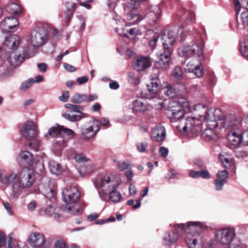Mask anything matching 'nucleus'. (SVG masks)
<instances>
[{"mask_svg":"<svg viewBox=\"0 0 248 248\" xmlns=\"http://www.w3.org/2000/svg\"><path fill=\"white\" fill-rule=\"evenodd\" d=\"M75 159L76 162L79 163L87 162L88 160V159L82 154L77 155L75 157Z\"/></svg>","mask_w":248,"mask_h":248,"instance_id":"55","label":"nucleus"},{"mask_svg":"<svg viewBox=\"0 0 248 248\" xmlns=\"http://www.w3.org/2000/svg\"><path fill=\"white\" fill-rule=\"evenodd\" d=\"M172 227L180 235L181 232H186L185 240L189 248H203L205 245L203 232L209 228L205 222L189 221L174 224Z\"/></svg>","mask_w":248,"mask_h":248,"instance_id":"1","label":"nucleus"},{"mask_svg":"<svg viewBox=\"0 0 248 248\" xmlns=\"http://www.w3.org/2000/svg\"><path fill=\"white\" fill-rule=\"evenodd\" d=\"M159 80L157 77L151 78V81L150 84L147 85L148 91L152 95H155L158 91Z\"/></svg>","mask_w":248,"mask_h":248,"instance_id":"24","label":"nucleus"},{"mask_svg":"<svg viewBox=\"0 0 248 248\" xmlns=\"http://www.w3.org/2000/svg\"><path fill=\"white\" fill-rule=\"evenodd\" d=\"M64 117L67 120H68L70 121L73 122L78 121L80 120L82 118H83V116H82L81 115H71L69 113H65L64 114Z\"/></svg>","mask_w":248,"mask_h":248,"instance_id":"44","label":"nucleus"},{"mask_svg":"<svg viewBox=\"0 0 248 248\" xmlns=\"http://www.w3.org/2000/svg\"><path fill=\"white\" fill-rule=\"evenodd\" d=\"M54 211V208L51 204L48 205L45 210V213L48 216H52Z\"/></svg>","mask_w":248,"mask_h":248,"instance_id":"64","label":"nucleus"},{"mask_svg":"<svg viewBox=\"0 0 248 248\" xmlns=\"http://www.w3.org/2000/svg\"><path fill=\"white\" fill-rule=\"evenodd\" d=\"M192 45L182 46L180 47L178 50L179 55L186 59L193 57L192 53L191 52Z\"/></svg>","mask_w":248,"mask_h":248,"instance_id":"26","label":"nucleus"},{"mask_svg":"<svg viewBox=\"0 0 248 248\" xmlns=\"http://www.w3.org/2000/svg\"><path fill=\"white\" fill-rule=\"evenodd\" d=\"M44 194L46 198L54 200L56 192L54 189L48 187L45 189Z\"/></svg>","mask_w":248,"mask_h":248,"instance_id":"42","label":"nucleus"},{"mask_svg":"<svg viewBox=\"0 0 248 248\" xmlns=\"http://www.w3.org/2000/svg\"><path fill=\"white\" fill-rule=\"evenodd\" d=\"M100 129V123L98 120H94L93 125L89 127L83 126L81 129L82 135L87 139L94 137Z\"/></svg>","mask_w":248,"mask_h":248,"instance_id":"12","label":"nucleus"},{"mask_svg":"<svg viewBox=\"0 0 248 248\" xmlns=\"http://www.w3.org/2000/svg\"><path fill=\"white\" fill-rule=\"evenodd\" d=\"M217 180H219L227 183V179L229 177L228 171H218L216 174Z\"/></svg>","mask_w":248,"mask_h":248,"instance_id":"45","label":"nucleus"},{"mask_svg":"<svg viewBox=\"0 0 248 248\" xmlns=\"http://www.w3.org/2000/svg\"><path fill=\"white\" fill-rule=\"evenodd\" d=\"M46 34L41 33L36 31H33L31 33V43L34 47H39L43 45L46 39Z\"/></svg>","mask_w":248,"mask_h":248,"instance_id":"15","label":"nucleus"},{"mask_svg":"<svg viewBox=\"0 0 248 248\" xmlns=\"http://www.w3.org/2000/svg\"><path fill=\"white\" fill-rule=\"evenodd\" d=\"M151 65L150 61L147 57H140L137 59L135 64V68L137 71H143Z\"/></svg>","mask_w":248,"mask_h":248,"instance_id":"20","label":"nucleus"},{"mask_svg":"<svg viewBox=\"0 0 248 248\" xmlns=\"http://www.w3.org/2000/svg\"><path fill=\"white\" fill-rule=\"evenodd\" d=\"M18 25L17 19L14 17H7L0 22V26L1 29L8 32L13 31V30L16 29Z\"/></svg>","mask_w":248,"mask_h":248,"instance_id":"13","label":"nucleus"},{"mask_svg":"<svg viewBox=\"0 0 248 248\" xmlns=\"http://www.w3.org/2000/svg\"><path fill=\"white\" fill-rule=\"evenodd\" d=\"M120 176L116 173L106 174L97 179L94 184L99 187L100 197L104 201H107L106 194L109 193V199L113 202H120L122 198L121 194L117 190V187L121 184Z\"/></svg>","mask_w":248,"mask_h":248,"instance_id":"2","label":"nucleus"},{"mask_svg":"<svg viewBox=\"0 0 248 248\" xmlns=\"http://www.w3.org/2000/svg\"><path fill=\"white\" fill-rule=\"evenodd\" d=\"M205 119L207 120L208 125L209 126V128L211 129L217 127L218 126V124L216 120H212L208 112L205 111Z\"/></svg>","mask_w":248,"mask_h":248,"instance_id":"39","label":"nucleus"},{"mask_svg":"<svg viewBox=\"0 0 248 248\" xmlns=\"http://www.w3.org/2000/svg\"><path fill=\"white\" fill-rule=\"evenodd\" d=\"M128 19L129 20H132L128 23V25L130 26L133 24H135L141 20L142 19V17L139 14L131 13L128 16Z\"/></svg>","mask_w":248,"mask_h":248,"instance_id":"33","label":"nucleus"},{"mask_svg":"<svg viewBox=\"0 0 248 248\" xmlns=\"http://www.w3.org/2000/svg\"><path fill=\"white\" fill-rule=\"evenodd\" d=\"M179 237L180 235L174 231H168L164 235L163 244L167 246H171L178 241Z\"/></svg>","mask_w":248,"mask_h":248,"instance_id":"16","label":"nucleus"},{"mask_svg":"<svg viewBox=\"0 0 248 248\" xmlns=\"http://www.w3.org/2000/svg\"><path fill=\"white\" fill-rule=\"evenodd\" d=\"M7 243L5 234L0 231V247Z\"/></svg>","mask_w":248,"mask_h":248,"instance_id":"62","label":"nucleus"},{"mask_svg":"<svg viewBox=\"0 0 248 248\" xmlns=\"http://www.w3.org/2000/svg\"><path fill=\"white\" fill-rule=\"evenodd\" d=\"M3 172L0 171V182L11 185L15 196L21 192L22 188L31 186L36 179L35 171H20L19 174Z\"/></svg>","mask_w":248,"mask_h":248,"instance_id":"3","label":"nucleus"},{"mask_svg":"<svg viewBox=\"0 0 248 248\" xmlns=\"http://www.w3.org/2000/svg\"><path fill=\"white\" fill-rule=\"evenodd\" d=\"M166 178L168 179H174L177 177L178 173L176 171H167Z\"/></svg>","mask_w":248,"mask_h":248,"instance_id":"60","label":"nucleus"},{"mask_svg":"<svg viewBox=\"0 0 248 248\" xmlns=\"http://www.w3.org/2000/svg\"><path fill=\"white\" fill-rule=\"evenodd\" d=\"M168 150L164 146H161L159 148V153L160 154V156L162 157H166L168 154Z\"/></svg>","mask_w":248,"mask_h":248,"instance_id":"61","label":"nucleus"},{"mask_svg":"<svg viewBox=\"0 0 248 248\" xmlns=\"http://www.w3.org/2000/svg\"><path fill=\"white\" fill-rule=\"evenodd\" d=\"M59 99L62 102H67L69 99V92L68 91L64 92L59 97Z\"/></svg>","mask_w":248,"mask_h":248,"instance_id":"58","label":"nucleus"},{"mask_svg":"<svg viewBox=\"0 0 248 248\" xmlns=\"http://www.w3.org/2000/svg\"><path fill=\"white\" fill-rule=\"evenodd\" d=\"M202 136L210 140H215L217 138V135L211 128L205 129L202 133Z\"/></svg>","mask_w":248,"mask_h":248,"instance_id":"36","label":"nucleus"},{"mask_svg":"<svg viewBox=\"0 0 248 248\" xmlns=\"http://www.w3.org/2000/svg\"><path fill=\"white\" fill-rule=\"evenodd\" d=\"M33 83H34V80L33 79H29L21 84L20 87L21 90L25 91L30 88L32 85Z\"/></svg>","mask_w":248,"mask_h":248,"instance_id":"49","label":"nucleus"},{"mask_svg":"<svg viewBox=\"0 0 248 248\" xmlns=\"http://www.w3.org/2000/svg\"><path fill=\"white\" fill-rule=\"evenodd\" d=\"M197 36L199 39L195 43L192 45L191 52L192 56L193 57H197L198 62H204L205 59L203 54V41L201 38L200 35L199 34H197Z\"/></svg>","mask_w":248,"mask_h":248,"instance_id":"11","label":"nucleus"},{"mask_svg":"<svg viewBox=\"0 0 248 248\" xmlns=\"http://www.w3.org/2000/svg\"><path fill=\"white\" fill-rule=\"evenodd\" d=\"M49 167L50 170H59L61 165L54 161H51L49 163Z\"/></svg>","mask_w":248,"mask_h":248,"instance_id":"51","label":"nucleus"},{"mask_svg":"<svg viewBox=\"0 0 248 248\" xmlns=\"http://www.w3.org/2000/svg\"><path fill=\"white\" fill-rule=\"evenodd\" d=\"M183 71L182 69L179 66H176L171 74V76L175 78L180 79L182 78Z\"/></svg>","mask_w":248,"mask_h":248,"instance_id":"43","label":"nucleus"},{"mask_svg":"<svg viewBox=\"0 0 248 248\" xmlns=\"http://www.w3.org/2000/svg\"><path fill=\"white\" fill-rule=\"evenodd\" d=\"M54 248H67V247L63 241L59 240L55 242Z\"/></svg>","mask_w":248,"mask_h":248,"instance_id":"56","label":"nucleus"},{"mask_svg":"<svg viewBox=\"0 0 248 248\" xmlns=\"http://www.w3.org/2000/svg\"><path fill=\"white\" fill-rule=\"evenodd\" d=\"M18 159L20 165L28 170H35L37 165H42L34 158L32 154L27 150L20 152Z\"/></svg>","mask_w":248,"mask_h":248,"instance_id":"8","label":"nucleus"},{"mask_svg":"<svg viewBox=\"0 0 248 248\" xmlns=\"http://www.w3.org/2000/svg\"><path fill=\"white\" fill-rule=\"evenodd\" d=\"M194 164L200 169V170H206L204 164L201 160L195 159L194 161Z\"/></svg>","mask_w":248,"mask_h":248,"instance_id":"53","label":"nucleus"},{"mask_svg":"<svg viewBox=\"0 0 248 248\" xmlns=\"http://www.w3.org/2000/svg\"><path fill=\"white\" fill-rule=\"evenodd\" d=\"M118 168L120 170L131 169L133 165L129 161H120L118 163Z\"/></svg>","mask_w":248,"mask_h":248,"instance_id":"41","label":"nucleus"},{"mask_svg":"<svg viewBox=\"0 0 248 248\" xmlns=\"http://www.w3.org/2000/svg\"><path fill=\"white\" fill-rule=\"evenodd\" d=\"M159 35H156L153 36L152 39L149 42V45L151 47H154L158 40V39L159 38Z\"/></svg>","mask_w":248,"mask_h":248,"instance_id":"63","label":"nucleus"},{"mask_svg":"<svg viewBox=\"0 0 248 248\" xmlns=\"http://www.w3.org/2000/svg\"><path fill=\"white\" fill-rule=\"evenodd\" d=\"M5 248H27L20 245L19 243L16 241H13L11 236H9L7 243L5 245Z\"/></svg>","mask_w":248,"mask_h":248,"instance_id":"34","label":"nucleus"},{"mask_svg":"<svg viewBox=\"0 0 248 248\" xmlns=\"http://www.w3.org/2000/svg\"><path fill=\"white\" fill-rule=\"evenodd\" d=\"M29 243L34 248H49L50 244L46 241L43 234L34 232L31 233L29 238Z\"/></svg>","mask_w":248,"mask_h":248,"instance_id":"9","label":"nucleus"},{"mask_svg":"<svg viewBox=\"0 0 248 248\" xmlns=\"http://www.w3.org/2000/svg\"><path fill=\"white\" fill-rule=\"evenodd\" d=\"M3 206L10 216L14 215L12 207L9 203L7 202H3Z\"/></svg>","mask_w":248,"mask_h":248,"instance_id":"54","label":"nucleus"},{"mask_svg":"<svg viewBox=\"0 0 248 248\" xmlns=\"http://www.w3.org/2000/svg\"><path fill=\"white\" fill-rule=\"evenodd\" d=\"M241 19L243 25L248 27V11L243 12L241 14Z\"/></svg>","mask_w":248,"mask_h":248,"instance_id":"52","label":"nucleus"},{"mask_svg":"<svg viewBox=\"0 0 248 248\" xmlns=\"http://www.w3.org/2000/svg\"><path fill=\"white\" fill-rule=\"evenodd\" d=\"M241 120L234 116L227 119L224 123V126L227 129L233 128L237 129L241 127Z\"/></svg>","mask_w":248,"mask_h":248,"instance_id":"21","label":"nucleus"},{"mask_svg":"<svg viewBox=\"0 0 248 248\" xmlns=\"http://www.w3.org/2000/svg\"><path fill=\"white\" fill-rule=\"evenodd\" d=\"M137 149L140 152H145L148 146V144L146 142L143 141L137 144Z\"/></svg>","mask_w":248,"mask_h":248,"instance_id":"47","label":"nucleus"},{"mask_svg":"<svg viewBox=\"0 0 248 248\" xmlns=\"http://www.w3.org/2000/svg\"><path fill=\"white\" fill-rule=\"evenodd\" d=\"M199 63L196 65L192 69L190 72L193 73L197 78H201L204 74L203 67L202 64L203 62H198Z\"/></svg>","mask_w":248,"mask_h":248,"instance_id":"29","label":"nucleus"},{"mask_svg":"<svg viewBox=\"0 0 248 248\" xmlns=\"http://www.w3.org/2000/svg\"><path fill=\"white\" fill-rule=\"evenodd\" d=\"M81 197L78 190L75 186H67L62 190V197L64 205L62 207L64 212L76 215L81 213L78 202Z\"/></svg>","mask_w":248,"mask_h":248,"instance_id":"6","label":"nucleus"},{"mask_svg":"<svg viewBox=\"0 0 248 248\" xmlns=\"http://www.w3.org/2000/svg\"><path fill=\"white\" fill-rule=\"evenodd\" d=\"M183 101L174 100L170 101L165 112L167 116H170L171 112L175 111L174 110H178L183 107V103L185 102L184 99H182Z\"/></svg>","mask_w":248,"mask_h":248,"instance_id":"23","label":"nucleus"},{"mask_svg":"<svg viewBox=\"0 0 248 248\" xmlns=\"http://www.w3.org/2000/svg\"><path fill=\"white\" fill-rule=\"evenodd\" d=\"M239 51L241 55L245 57H248V42H241L240 43Z\"/></svg>","mask_w":248,"mask_h":248,"instance_id":"38","label":"nucleus"},{"mask_svg":"<svg viewBox=\"0 0 248 248\" xmlns=\"http://www.w3.org/2000/svg\"><path fill=\"white\" fill-rule=\"evenodd\" d=\"M226 183L219 180H215L213 184L215 186V189L217 191H220L223 189L224 185Z\"/></svg>","mask_w":248,"mask_h":248,"instance_id":"48","label":"nucleus"},{"mask_svg":"<svg viewBox=\"0 0 248 248\" xmlns=\"http://www.w3.org/2000/svg\"><path fill=\"white\" fill-rule=\"evenodd\" d=\"M201 128V123L199 120L195 119L193 117H188L186 120L185 125L183 128V132L198 135Z\"/></svg>","mask_w":248,"mask_h":248,"instance_id":"10","label":"nucleus"},{"mask_svg":"<svg viewBox=\"0 0 248 248\" xmlns=\"http://www.w3.org/2000/svg\"><path fill=\"white\" fill-rule=\"evenodd\" d=\"M129 80L132 83L137 84L139 83V78L133 74L129 73L128 74Z\"/></svg>","mask_w":248,"mask_h":248,"instance_id":"57","label":"nucleus"},{"mask_svg":"<svg viewBox=\"0 0 248 248\" xmlns=\"http://www.w3.org/2000/svg\"><path fill=\"white\" fill-rule=\"evenodd\" d=\"M161 9L158 5H152L150 7V11L147 14V17L151 19L155 23L161 15Z\"/></svg>","mask_w":248,"mask_h":248,"instance_id":"22","label":"nucleus"},{"mask_svg":"<svg viewBox=\"0 0 248 248\" xmlns=\"http://www.w3.org/2000/svg\"><path fill=\"white\" fill-rule=\"evenodd\" d=\"M65 107L67 108L70 109L71 110H72L73 111L77 112H80L81 110H83V107H82L81 106H78V105H73V104H65Z\"/></svg>","mask_w":248,"mask_h":248,"instance_id":"46","label":"nucleus"},{"mask_svg":"<svg viewBox=\"0 0 248 248\" xmlns=\"http://www.w3.org/2000/svg\"><path fill=\"white\" fill-rule=\"evenodd\" d=\"M174 110L175 111L171 112L170 116H168L171 121L183 118L185 114V109L183 107L178 110Z\"/></svg>","mask_w":248,"mask_h":248,"instance_id":"30","label":"nucleus"},{"mask_svg":"<svg viewBox=\"0 0 248 248\" xmlns=\"http://www.w3.org/2000/svg\"><path fill=\"white\" fill-rule=\"evenodd\" d=\"M227 139L230 143L235 147L238 146L241 143L246 145L247 139L244 140L241 133H238L236 131H231L228 134Z\"/></svg>","mask_w":248,"mask_h":248,"instance_id":"14","label":"nucleus"},{"mask_svg":"<svg viewBox=\"0 0 248 248\" xmlns=\"http://www.w3.org/2000/svg\"><path fill=\"white\" fill-rule=\"evenodd\" d=\"M134 202L133 200H129L127 201L126 203L129 205H133V209H137L141 206V199H139L136 201V204L133 205Z\"/></svg>","mask_w":248,"mask_h":248,"instance_id":"50","label":"nucleus"},{"mask_svg":"<svg viewBox=\"0 0 248 248\" xmlns=\"http://www.w3.org/2000/svg\"><path fill=\"white\" fill-rule=\"evenodd\" d=\"M62 128V126L59 124H56L50 127L46 134V137L54 138L57 136H60L61 137Z\"/></svg>","mask_w":248,"mask_h":248,"instance_id":"25","label":"nucleus"},{"mask_svg":"<svg viewBox=\"0 0 248 248\" xmlns=\"http://www.w3.org/2000/svg\"><path fill=\"white\" fill-rule=\"evenodd\" d=\"M21 131L29 141L27 146L35 151H38L41 143L37 138V131L34 123L31 121H27L21 129Z\"/></svg>","mask_w":248,"mask_h":248,"instance_id":"7","label":"nucleus"},{"mask_svg":"<svg viewBox=\"0 0 248 248\" xmlns=\"http://www.w3.org/2000/svg\"><path fill=\"white\" fill-rule=\"evenodd\" d=\"M175 41V36L171 31L162 36L163 50L157 53V59L154 66L157 69H166L170 65V57L172 52V45Z\"/></svg>","mask_w":248,"mask_h":248,"instance_id":"5","label":"nucleus"},{"mask_svg":"<svg viewBox=\"0 0 248 248\" xmlns=\"http://www.w3.org/2000/svg\"><path fill=\"white\" fill-rule=\"evenodd\" d=\"M20 44L19 37L15 34L7 36L4 42L3 45L13 51L16 50Z\"/></svg>","mask_w":248,"mask_h":248,"instance_id":"17","label":"nucleus"},{"mask_svg":"<svg viewBox=\"0 0 248 248\" xmlns=\"http://www.w3.org/2000/svg\"><path fill=\"white\" fill-rule=\"evenodd\" d=\"M206 78L210 86H213L215 85L216 81V78L213 72L211 71H208L206 73Z\"/></svg>","mask_w":248,"mask_h":248,"instance_id":"40","label":"nucleus"},{"mask_svg":"<svg viewBox=\"0 0 248 248\" xmlns=\"http://www.w3.org/2000/svg\"><path fill=\"white\" fill-rule=\"evenodd\" d=\"M164 94L170 98H173L179 94V91L176 88L169 83H167Z\"/></svg>","mask_w":248,"mask_h":248,"instance_id":"27","label":"nucleus"},{"mask_svg":"<svg viewBox=\"0 0 248 248\" xmlns=\"http://www.w3.org/2000/svg\"><path fill=\"white\" fill-rule=\"evenodd\" d=\"M133 109L137 112H140L145 109V106L144 103L139 100H136L133 102Z\"/></svg>","mask_w":248,"mask_h":248,"instance_id":"35","label":"nucleus"},{"mask_svg":"<svg viewBox=\"0 0 248 248\" xmlns=\"http://www.w3.org/2000/svg\"><path fill=\"white\" fill-rule=\"evenodd\" d=\"M77 7L78 5L77 3H73L71 8H67V9L64 12V17L66 19L65 21L67 25H68L70 22Z\"/></svg>","mask_w":248,"mask_h":248,"instance_id":"28","label":"nucleus"},{"mask_svg":"<svg viewBox=\"0 0 248 248\" xmlns=\"http://www.w3.org/2000/svg\"><path fill=\"white\" fill-rule=\"evenodd\" d=\"M87 99V95L84 94L75 93L72 96L71 100L75 104H80L85 102Z\"/></svg>","mask_w":248,"mask_h":248,"instance_id":"32","label":"nucleus"},{"mask_svg":"<svg viewBox=\"0 0 248 248\" xmlns=\"http://www.w3.org/2000/svg\"><path fill=\"white\" fill-rule=\"evenodd\" d=\"M63 67L66 70H67L68 72H73L76 71L77 69L76 68L67 63H63Z\"/></svg>","mask_w":248,"mask_h":248,"instance_id":"59","label":"nucleus"},{"mask_svg":"<svg viewBox=\"0 0 248 248\" xmlns=\"http://www.w3.org/2000/svg\"><path fill=\"white\" fill-rule=\"evenodd\" d=\"M166 132L163 126H156L152 129L151 138L156 141L162 142L165 138Z\"/></svg>","mask_w":248,"mask_h":248,"instance_id":"18","label":"nucleus"},{"mask_svg":"<svg viewBox=\"0 0 248 248\" xmlns=\"http://www.w3.org/2000/svg\"><path fill=\"white\" fill-rule=\"evenodd\" d=\"M6 11L15 15H18L20 11H19L16 9H18V7L17 5H16L14 3H11L8 5L6 6Z\"/></svg>","mask_w":248,"mask_h":248,"instance_id":"37","label":"nucleus"},{"mask_svg":"<svg viewBox=\"0 0 248 248\" xmlns=\"http://www.w3.org/2000/svg\"><path fill=\"white\" fill-rule=\"evenodd\" d=\"M214 238L207 242L204 241L203 247L213 248L217 244L219 248H242L239 241H236V232L234 227L228 226L217 230L214 232Z\"/></svg>","mask_w":248,"mask_h":248,"instance_id":"4","label":"nucleus"},{"mask_svg":"<svg viewBox=\"0 0 248 248\" xmlns=\"http://www.w3.org/2000/svg\"><path fill=\"white\" fill-rule=\"evenodd\" d=\"M219 161L227 169H234L235 163L233 158L225 153H222L218 156Z\"/></svg>","mask_w":248,"mask_h":248,"instance_id":"19","label":"nucleus"},{"mask_svg":"<svg viewBox=\"0 0 248 248\" xmlns=\"http://www.w3.org/2000/svg\"><path fill=\"white\" fill-rule=\"evenodd\" d=\"M74 135L75 132L74 131L62 126L61 137L67 140H70L74 137Z\"/></svg>","mask_w":248,"mask_h":248,"instance_id":"31","label":"nucleus"}]
</instances>
